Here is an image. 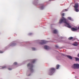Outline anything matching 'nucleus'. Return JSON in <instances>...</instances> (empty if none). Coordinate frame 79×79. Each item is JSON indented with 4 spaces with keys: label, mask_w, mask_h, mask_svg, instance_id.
<instances>
[{
    "label": "nucleus",
    "mask_w": 79,
    "mask_h": 79,
    "mask_svg": "<svg viewBox=\"0 0 79 79\" xmlns=\"http://www.w3.org/2000/svg\"><path fill=\"white\" fill-rule=\"evenodd\" d=\"M40 9H41V10H43V9H44V6H42L41 7Z\"/></svg>",
    "instance_id": "a211bd4d"
},
{
    "label": "nucleus",
    "mask_w": 79,
    "mask_h": 79,
    "mask_svg": "<svg viewBox=\"0 0 79 79\" xmlns=\"http://www.w3.org/2000/svg\"><path fill=\"white\" fill-rule=\"evenodd\" d=\"M78 29H79V26L78 27Z\"/></svg>",
    "instance_id": "c85d7f7f"
},
{
    "label": "nucleus",
    "mask_w": 79,
    "mask_h": 79,
    "mask_svg": "<svg viewBox=\"0 0 79 79\" xmlns=\"http://www.w3.org/2000/svg\"><path fill=\"white\" fill-rule=\"evenodd\" d=\"M73 45H74V46H77L78 45V44L76 42H74L73 44Z\"/></svg>",
    "instance_id": "1a4fd4ad"
},
{
    "label": "nucleus",
    "mask_w": 79,
    "mask_h": 79,
    "mask_svg": "<svg viewBox=\"0 0 79 79\" xmlns=\"http://www.w3.org/2000/svg\"><path fill=\"white\" fill-rule=\"evenodd\" d=\"M78 56L79 57V53L78 55Z\"/></svg>",
    "instance_id": "cd10ccee"
},
{
    "label": "nucleus",
    "mask_w": 79,
    "mask_h": 79,
    "mask_svg": "<svg viewBox=\"0 0 79 79\" xmlns=\"http://www.w3.org/2000/svg\"><path fill=\"white\" fill-rule=\"evenodd\" d=\"M79 5L77 3H76L75 4V5L74 6V8H75V11L76 12H79V10H78V9H77V8H78V6Z\"/></svg>",
    "instance_id": "39448f33"
},
{
    "label": "nucleus",
    "mask_w": 79,
    "mask_h": 79,
    "mask_svg": "<svg viewBox=\"0 0 79 79\" xmlns=\"http://www.w3.org/2000/svg\"><path fill=\"white\" fill-rule=\"evenodd\" d=\"M8 69H9V70H11V69H11L10 68H9Z\"/></svg>",
    "instance_id": "393cba45"
},
{
    "label": "nucleus",
    "mask_w": 79,
    "mask_h": 79,
    "mask_svg": "<svg viewBox=\"0 0 79 79\" xmlns=\"http://www.w3.org/2000/svg\"><path fill=\"white\" fill-rule=\"evenodd\" d=\"M53 32L54 34H56V33H58V31L56 30H53Z\"/></svg>",
    "instance_id": "9d476101"
},
{
    "label": "nucleus",
    "mask_w": 79,
    "mask_h": 79,
    "mask_svg": "<svg viewBox=\"0 0 79 79\" xmlns=\"http://www.w3.org/2000/svg\"><path fill=\"white\" fill-rule=\"evenodd\" d=\"M44 48H45V49H46V50H48V49H49L50 48V47H49L47 46V45H45L44 46Z\"/></svg>",
    "instance_id": "6e6552de"
},
{
    "label": "nucleus",
    "mask_w": 79,
    "mask_h": 79,
    "mask_svg": "<svg viewBox=\"0 0 79 79\" xmlns=\"http://www.w3.org/2000/svg\"><path fill=\"white\" fill-rule=\"evenodd\" d=\"M72 68L73 69H79V64H74L72 66Z\"/></svg>",
    "instance_id": "f03ea898"
},
{
    "label": "nucleus",
    "mask_w": 79,
    "mask_h": 79,
    "mask_svg": "<svg viewBox=\"0 0 79 79\" xmlns=\"http://www.w3.org/2000/svg\"><path fill=\"white\" fill-rule=\"evenodd\" d=\"M12 45H13L12 46H14L15 45V44H13Z\"/></svg>",
    "instance_id": "bb28decb"
},
{
    "label": "nucleus",
    "mask_w": 79,
    "mask_h": 79,
    "mask_svg": "<svg viewBox=\"0 0 79 79\" xmlns=\"http://www.w3.org/2000/svg\"><path fill=\"white\" fill-rule=\"evenodd\" d=\"M32 50H35V48H32Z\"/></svg>",
    "instance_id": "aec40b11"
},
{
    "label": "nucleus",
    "mask_w": 79,
    "mask_h": 79,
    "mask_svg": "<svg viewBox=\"0 0 79 79\" xmlns=\"http://www.w3.org/2000/svg\"><path fill=\"white\" fill-rule=\"evenodd\" d=\"M71 29L72 31H77V29L74 27L71 28Z\"/></svg>",
    "instance_id": "0eeeda50"
},
{
    "label": "nucleus",
    "mask_w": 79,
    "mask_h": 79,
    "mask_svg": "<svg viewBox=\"0 0 79 79\" xmlns=\"http://www.w3.org/2000/svg\"><path fill=\"white\" fill-rule=\"evenodd\" d=\"M67 57H68L69 59H70V60H72L73 58H72V57L70 56H67Z\"/></svg>",
    "instance_id": "9b49d317"
},
{
    "label": "nucleus",
    "mask_w": 79,
    "mask_h": 79,
    "mask_svg": "<svg viewBox=\"0 0 79 79\" xmlns=\"http://www.w3.org/2000/svg\"><path fill=\"white\" fill-rule=\"evenodd\" d=\"M3 53V52L2 51H0V53Z\"/></svg>",
    "instance_id": "b1692460"
},
{
    "label": "nucleus",
    "mask_w": 79,
    "mask_h": 79,
    "mask_svg": "<svg viewBox=\"0 0 79 79\" xmlns=\"http://www.w3.org/2000/svg\"><path fill=\"white\" fill-rule=\"evenodd\" d=\"M76 60L77 61H79V58L77 57H75Z\"/></svg>",
    "instance_id": "2eb2a0df"
},
{
    "label": "nucleus",
    "mask_w": 79,
    "mask_h": 79,
    "mask_svg": "<svg viewBox=\"0 0 79 79\" xmlns=\"http://www.w3.org/2000/svg\"><path fill=\"white\" fill-rule=\"evenodd\" d=\"M27 66L28 67H29V66L30 67V70L31 72H33L34 71V70L32 69V68H33V65L32 64H27Z\"/></svg>",
    "instance_id": "7ed1b4c3"
},
{
    "label": "nucleus",
    "mask_w": 79,
    "mask_h": 79,
    "mask_svg": "<svg viewBox=\"0 0 79 79\" xmlns=\"http://www.w3.org/2000/svg\"><path fill=\"white\" fill-rule=\"evenodd\" d=\"M60 67V65L57 64L56 65V69H58Z\"/></svg>",
    "instance_id": "ddd939ff"
},
{
    "label": "nucleus",
    "mask_w": 79,
    "mask_h": 79,
    "mask_svg": "<svg viewBox=\"0 0 79 79\" xmlns=\"http://www.w3.org/2000/svg\"><path fill=\"white\" fill-rule=\"evenodd\" d=\"M64 23L65 24L67 25V27H68L69 28H71V26L69 25V23H68L66 22V19L64 18L63 17H62V18L60 19L59 21V23L61 24V23Z\"/></svg>",
    "instance_id": "f257e3e1"
},
{
    "label": "nucleus",
    "mask_w": 79,
    "mask_h": 79,
    "mask_svg": "<svg viewBox=\"0 0 79 79\" xmlns=\"http://www.w3.org/2000/svg\"><path fill=\"white\" fill-rule=\"evenodd\" d=\"M31 61L32 63H35V60H31Z\"/></svg>",
    "instance_id": "f8f14e48"
},
{
    "label": "nucleus",
    "mask_w": 79,
    "mask_h": 79,
    "mask_svg": "<svg viewBox=\"0 0 79 79\" xmlns=\"http://www.w3.org/2000/svg\"><path fill=\"white\" fill-rule=\"evenodd\" d=\"M63 11H68V9H65L64 10H63Z\"/></svg>",
    "instance_id": "6ab92c4d"
},
{
    "label": "nucleus",
    "mask_w": 79,
    "mask_h": 79,
    "mask_svg": "<svg viewBox=\"0 0 79 79\" xmlns=\"http://www.w3.org/2000/svg\"><path fill=\"white\" fill-rule=\"evenodd\" d=\"M5 68H7L6 66H4L2 67V69H5Z\"/></svg>",
    "instance_id": "f3484780"
},
{
    "label": "nucleus",
    "mask_w": 79,
    "mask_h": 79,
    "mask_svg": "<svg viewBox=\"0 0 79 79\" xmlns=\"http://www.w3.org/2000/svg\"><path fill=\"white\" fill-rule=\"evenodd\" d=\"M73 38V37H70L68 39L69 40H72V39Z\"/></svg>",
    "instance_id": "dca6fc26"
},
{
    "label": "nucleus",
    "mask_w": 79,
    "mask_h": 79,
    "mask_svg": "<svg viewBox=\"0 0 79 79\" xmlns=\"http://www.w3.org/2000/svg\"><path fill=\"white\" fill-rule=\"evenodd\" d=\"M56 47V48H58L59 47L58 46V45H56L55 46Z\"/></svg>",
    "instance_id": "5701e85b"
},
{
    "label": "nucleus",
    "mask_w": 79,
    "mask_h": 79,
    "mask_svg": "<svg viewBox=\"0 0 79 79\" xmlns=\"http://www.w3.org/2000/svg\"><path fill=\"white\" fill-rule=\"evenodd\" d=\"M17 63L16 62H15L14 63V65H17Z\"/></svg>",
    "instance_id": "412c9836"
},
{
    "label": "nucleus",
    "mask_w": 79,
    "mask_h": 79,
    "mask_svg": "<svg viewBox=\"0 0 79 79\" xmlns=\"http://www.w3.org/2000/svg\"><path fill=\"white\" fill-rule=\"evenodd\" d=\"M68 19H69L70 21H72L73 20L71 18V17H68Z\"/></svg>",
    "instance_id": "4468645a"
},
{
    "label": "nucleus",
    "mask_w": 79,
    "mask_h": 79,
    "mask_svg": "<svg viewBox=\"0 0 79 79\" xmlns=\"http://www.w3.org/2000/svg\"><path fill=\"white\" fill-rule=\"evenodd\" d=\"M55 69L53 68H51L50 69V72L49 73V75L51 76V75H52L53 73H54L55 72Z\"/></svg>",
    "instance_id": "20e7f679"
},
{
    "label": "nucleus",
    "mask_w": 79,
    "mask_h": 79,
    "mask_svg": "<svg viewBox=\"0 0 79 79\" xmlns=\"http://www.w3.org/2000/svg\"><path fill=\"white\" fill-rule=\"evenodd\" d=\"M62 16H64V14L63 13L61 14Z\"/></svg>",
    "instance_id": "4be33fe9"
},
{
    "label": "nucleus",
    "mask_w": 79,
    "mask_h": 79,
    "mask_svg": "<svg viewBox=\"0 0 79 79\" xmlns=\"http://www.w3.org/2000/svg\"><path fill=\"white\" fill-rule=\"evenodd\" d=\"M47 42V41H45L44 40H42L41 42L40 43V44L41 45H43V44H45Z\"/></svg>",
    "instance_id": "423d86ee"
},
{
    "label": "nucleus",
    "mask_w": 79,
    "mask_h": 79,
    "mask_svg": "<svg viewBox=\"0 0 79 79\" xmlns=\"http://www.w3.org/2000/svg\"><path fill=\"white\" fill-rule=\"evenodd\" d=\"M32 35V33H29V35Z\"/></svg>",
    "instance_id": "a878e982"
}]
</instances>
